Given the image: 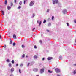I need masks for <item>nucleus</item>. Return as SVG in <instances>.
I'll return each mask as SVG.
<instances>
[{"instance_id":"obj_19","label":"nucleus","mask_w":76,"mask_h":76,"mask_svg":"<svg viewBox=\"0 0 76 76\" xmlns=\"http://www.w3.org/2000/svg\"><path fill=\"white\" fill-rule=\"evenodd\" d=\"M46 22V20H44L43 21L44 23H45Z\"/></svg>"},{"instance_id":"obj_13","label":"nucleus","mask_w":76,"mask_h":76,"mask_svg":"<svg viewBox=\"0 0 76 76\" xmlns=\"http://www.w3.org/2000/svg\"><path fill=\"white\" fill-rule=\"evenodd\" d=\"M19 4L20 5H22V1H20L19 3Z\"/></svg>"},{"instance_id":"obj_45","label":"nucleus","mask_w":76,"mask_h":76,"mask_svg":"<svg viewBox=\"0 0 76 76\" xmlns=\"http://www.w3.org/2000/svg\"><path fill=\"white\" fill-rule=\"evenodd\" d=\"M44 59H45V58H43L42 60H44Z\"/></svg>"},{"instance_id":"obj_50","label":"nucleus","mask_w":76,"mask_h":76,"mask_svg":"<svg viewBox=\"0 0 76 76\" xmlns=\"http://www.w3.org/2000/svg\"><path fill=\"white\" fill-rule=\"evenodd\" d=\"M57 76H60V75H57Z\"/></svg>"},{"instance_id":"obj_48","label":"nucleus","mask_w":76,"mask_h":76,"mask_svg":"<svg viewBox=\"0 0 76 76\" xmlns=\"http://www.w3.org/2000/svg\"><path fill=\"white\" fill-rule=\"evenodd\" d=\"M74 66H76V64H74Z\"/></svg>"},{"instance_id":"obj_39","label":"nucleus","mask_w":76,"mask_h":76,"mask_svg":"<svg viewBox=\"0 0 76 76\" xmlns=\"http://www.w3.org/2000/svg\"><path fill=\"white\" fill-rule=\"evenodd\" d=\"M20 8H21V7L20 6L18 7V9H20Z\"/></svg>"},{"instance_id":"obj_38","label":"nucleus","mask_w":76,"mask_h":76,"mask_svg":"<svg viewBox=\"0 0 76 76\" xmlns=\"http://www.w3.org/2000/svg\"><path fill=\"white\" fill-rule=\"evenodd\" d=\"M39 42L41 43H41H42V41H41V40H40L39 41Z\"/></svg>"},{"instance_id":"obj_33","label":"nucleus","mask_w":76,"mask_h":76,"mask_svg":"<svg viewBox=\"0 0 76 76\" xmlns=\"http://www.w3.org/2000/svg\"><path fill=\"white\" fill-rule=\"evenodd\" d=\"M37 46H36V45H35L34 46V48H37Z\"/></svg>"},{"instance_id":"obj_12","label":"nucleus","mask_w":76,"mask_h":76,"mask_svg":"<svg viewBox=\"0 0 76 76\" xmlns=\"http://www.w3.org/2000/svg\"><path fill=\"white\" fill-rule=\"evenodd\" d=\"M1 12L3 15H4V11H1Z\"/></svg>"},{"instance_id":"obj_54","label":"nucleus","mask_w":76,"mask_h":76,"mask_svg":"<svg viewBox=\"0 0 76 76\" xmlns=\"http://www.w3.org/2000/svg\"><path fill=\"white\" fill-rule=\"evenodd\" d=\"M75 45H76V44H75Z\"/></svg>"},{"instance_id":"obj_17","label":"nucleus","mask_w":76,"mask_h":76,"mask_svg":"<svg viewBox=\"0 0 76 76\" xmlns=\"http://www.w3.org/2000/svg\"><path fill=\"white\" fill-rule=\"evenodd\" d=\"M74 74H76V70H75L74 71Z\"/></svg>"},{"instance_id":"obj_24","label":"nucleus","mask_w":76,"mask_h":76,"mask_svg":"<svg viewBox=\"0 0 76 76\" xmlns=\"http://www.w3.org/2000/svg\"><path fill=\"white\" fill-rule=\"evenodd\" d=\"M22 48H24V47H25V46L24 45H22Z\"/></svg>"},{"instance_id":"obj_8","label":"nucleus","mask_w":76,"mask_h":76,"mask_svg":"<svg viewBox=\"0 0 76 76\" xmlns=\"http://www.w3.org/2000/svg\"><path fill=\"white\" fill-rule=\"evenodd\" d=\"M51 59H53L52 57H48L47 58V59L48 60H51Z\"/></svg>"},{"instance_id":"obj_20","label":"nucleus","mask_w":76,"mask_h":76,"mask_svg":"<svg viewBox=\"0 0 76 76\" xmlns=\"http://www.w3.org/2000/svg\"><path fill=\"white\" fill-rule=\"evenodd\" d=\"M22 57L23 58H24V57H25V54H23L22 56Z\"/></svg>"},{"instance_id":"obj_46","label":"nucleus","mask_w":76,"mask_h":76,"mask_svg":"<svg viewBox=\"0 0 76 76\" xmlns=\"http://www.w3.org/2000/svg\"><path fill=\"white\" fill-rule=\"evenodd\" d=\"M35 29V28H33V29L32 30V31H34V30Z\"/></svg>"},{"instance_id":"obj_26","label":"nucleus","mask_w":76,"mask_h":76,"mask_svg":"<svg viewBox=\"0 0 76 76\" xmlns=\"http://www.w3.org/2000/svg\"><path fill=\"white\" fill-rule=\"evenodd\" d=\"M52 20H53L54 19V16H53L52 17Z\"/></svg>"},{"instance_id":"obj_16","label":"nucleus","mask_w":76,"mask_h":76,"mask_svg":"<svg viewBox=\"0 0 76 76\" xmlns=\"http://www.w3.org/2000/svg\"><path fill=\"white\" fill-rule=\"evenodd\" d=\"M48 72L49 73H53V72L52 71H51L50 70H48Z\"/></svg>"},{"instance_id":"obj_2","label":"nucleus","mask_w":76,"mask_h":76,"mask_svg":"<svg viewBox=\"0 0 76 76\" xmlns=\"http://www.w3.org/2000/svg\"><path fill=\"white\" fill-rule=\"evenodd\" d=\"M55 71L56 73H59L60 72V70L58 68H56L55 69Z\"/></svg>"},{"instance_id":"obj_14","label":"nucleus","mask_w":76,"mask_h":76,"mask_svg":"<svg viewBox=\"0 0 76 76\" xmlns=\"http://www.w3.org/2000/svg\"><path fill=\"white\" fill-rule=\"evenodd\" d=\"M59 60H62V57L61 56H59Z\"/></svg>"},{"instance_id":"obj_7","label":"nucleus","mask_w":76,"mask_h":76,"mask_svg":"<svg viewBox=\"0 0 76 76\" xmlns=\"http://www.w3.org/2000/svg\"><path fill=\"white\" fill-rule=\"evenodd\" d=\"M14 69H14V68H12L11 69V73H13V71H14Z\"/></svg>"},{"instance_id":"obj_25","label":"nucleus","mask_w":76,"mask_h":76,"mask_svg":"<svg viewBox=\"0 0 76 76\" xmlns=\"http://www.w3.org/2000/svg\"><path fill=\"white\" fill-rule=\"evenodd\" d=\"M48 26H51V23H49L48 24Z\"/></svg>"},{"instance_id":"obj_15","label":"nucleus","mask_w":76,"mask_h":76,"mask_svg":"<svg viewBox=\"0 0 76 76\" xmlns=\"http://www.w3.org/2000/svg\"><path fill=\"white\" fill-rule=\"evenodd\" d=\"M7 0H6L5 1V4H7Z\"/></svg>"},{"instance_id":"obj_10","label":"nucleus","mask_w":76,"mask_h":76,"mask_svg":"<svg viewBox=\"0 0 76 76\" xmlns=\"http://www.w3.org/2000/svg\"><path fill=\"white\" fill-rule=\"evenodd\" d=\"M13 38H14L15 39H16V35L14 34V35H13Z\"/></svg>"},{"instance_id":"obj_23","label":"nucleus","mask_w":76,"mask_h":76,"mask_svg":"<svg viewBox=\"0 0 76 76\" xmlns=\"http://www.w3.org/2000/svg\"><path fill=\"white\" fill-rule=\"evenodd\" d=\"M15 44H16V43H13V46H15Z\"/></svg>"},{"instance_id":"obj_51","label":"nucleus","mask_w":76,"mask_h":76,"mask_svg":"<svg viewBox=\"0 0 76 76\" xmlns=\"http://www.w3.org/2000/svg\"><path fill=\"white\" fill-rule=\"evenodd\" d=\"M26 57H28V56H26Z\"/></svg>"},{"instance_id":"obj_31","label":"nucleus","mask_w":76,"mask_h":76,"mask_svg":"<svg viewBox=\"0 0 76 76\" xmlns=\"http://www.w3.org/2000/svg\"><path fill=\"white\" fill-rule=\"evenodd\" d=\"M11 6H13V3L12 2L11 3Z\"/></svg>"},{"instance_id":"obj_42","label":"nucleus","mask_w":76,"mask_h":76,"mask_svg":"<svg viewBox=\"0 0 76 76\" xmlns=\"http://www.w3.org/2000/svg\"><path fill=\"white\" fill-rule=\"evenodd\" d=\"M16 3V0H15V3Z\"/></svg>"},{"instance_id":"obj_27","label":"nucleus","mask_w":76,"mask_h":76,"mask_svg":"<svg viewBox=\"0 0 76 76\" xmlns=\"http://www.w3.org/2000/svg\"><path fill=\"white\" fill-rule=\"evenodd\" d=\"M41 21H40V22L39 24V26H40V25H41Z\"/></svg>"},{"instance_id":"obj_22","label":"nucleus","mask_w":76,"mask_h":76,"mask_svg":"<svg viewBox=\"0 0 76 76\" xmlns=\"http://www.w3.org/2000/svg\"><path fill=\"white\" fill-rule=\"evenodd\" d=\"M66 25H67L68 26H69V23H66Z\"/></svg>"},{"instance_id":"obj_36","label":"nucleus","mask_w":76,"mask_h":76,"mask_svg":"<svg viewBox=\"0 0 76 76\" xmlns=\"http://www.w3.org/2000/svg\"><path fill=\"white\" fill-rule=\"evenodd\" d=\"M74 22L75 23H76V20H74Z\"/></svg>"},{"instance_id":"obj_1","label":"nucleus","mask_w":76,"mask_h":76,"mask_svg":"<svg viewBox=\"0 0 76 76\" xmlns=\"http://www.w3.org/2000/svg\"><path fill=\"white\" fill-rule=\"evenodd\" d=\"M53 3L54 4H55V3H58V0H53Z\"/></svg>"},{"instance_id":"obj_21","label":"nucleus","mask_w":76,"mask_h":76,"mask_svg":"<svg viewBox=\"0 0 76 76\" xmlns=\"http://www.w3.org/2000/svg\"><path fill=\"white\" fill-rule=\"evenodd\" d=\"M14 62H15V61H14V60H12V63H13H13H14Z\"/></svg>"},{"instance_id":"obj_28","label":"nucleus","mask_w":76,"mask_h":76,"mask_svg":"<svg viewBox=\"0 0 76 76\" xmlns=\"http://www.w3.org/2000/svg\"><path fill=\"white\" fill-rule=\"evenodd\" d=\"M11 66H12V64H9V66H10V67H11Z\"/></svg>"},{"instance_id":"obj_40","label":"nucleus","mask_w":76,"mask_h":76,"mask_svg":"<svg viewBox=\"0 0 76 76\" xmlns=\"http://www.w3.org/2000/svg\"><path fill=\"white\" fill-rule=\"evenodd\" d=\"M47 31L48 32H50V31L48 30H47Z\"/></svg>"},{"instance_id":"obj_32","label":"nucleus","mask_w":76,"mask_h":76,"mask_svg":"<svg viewBox=\"0 0 76 76\" xmlns=\"http://www.w3.org/2000/svg\"><path fill=\"white\" fill-rule=\"evenodd\" d=\"M12 40H11L10 42V44H12Z\"/></svg>"},{"instance_id":"obj_47","label":"nucleus","mask_w":76,"mask_h":76,"mask_svg":"<svg viewBox=\"0 0 76 76\" xmlns=\"http://www.w3.org/2000/svg\"><path fill=\"white\" fill-rule=\"evenodd\" d=\"M18 66V64H16V66Z\"/></svg>"},{"instance_id":"obj_44","label":"nucleus","mask_w":76,"mask_h":76,"mask_svg":"<svg viewBox=\"0 0 76 76\" xmlns=\"http://www.w3.org/2000/svg\"><path fill=\"white\" fill-rule=\"evenodd\" d=\"M10 76H13V74H11L10 75Z\"/></svg>"},{"instance_id":"obj_43","label":"nucleus","mask_w":76,"mask_h":76,"mask_svg":"<svg viewBox=\"0 0 76 76\" xmlns=\"http://www.w3.org/2000/svg\"><path fill=\"white\" fill-rule=\"evenodd\" d=\"M3 47H4V48H6V45H5Z\"/></svg>"},{"instance_id":"obj_18","label":"nucleus","mask_w":76,"mask_h":76,"mask_svg":"<svg viewBox=\"0 0 76 76\" xmlns=\"http://www.w3.org/2000/svg\"><path fill=\"white\" fill-rule=\"evenodd\" d=\"M27 0H24V4H25V2L27 1Z\"/></svg>"},{"instance_id":"obj_5","label":"nucleus","mask_w":76,"mask_h":76,"mask_svg":"<svg viewBox=\"0 0 76 76\" xmlns=\"http://www.w3.org/2000/svg\"><path fill=\"white\" fill-rule=\"evenodd\" d=\"M33 71L36 72H38V69L37 68H34L33 69Z\"/></svg>"},{"instance_id":"obj_30","label":"nucleus","mask_w":76,"mask_h":76,"mask_svg":"<svg viewBox=\"0 0 76 76\" xmlns=\"http://www.w3.org/2000/svg\"><path fill=\"white\" fill-rule=\"evenodd\" d=\"M7 62H10V61L9 59H7Z\"/></svg>"},{"instance_id":"obj_37","label":"nucleus","mask_w":76,"mask_h":76,"mask_svg":"<svg viewBox=\"0 0 76 76\" xmlns=\"http://www.w3.org/2000/svg\"><path fill=\"white\" fill-rule=\"evenodd\" d=\"M23 66V64H21L20 65V66H21V67L22 66Z\"/></svg>"},{"instance_id":"obj_35","label":"nucleus","mask_w":76,"mask_h":76,"mask_svg":"<svg viewBox=\"0 0 76 76\" xmlns=\"http://www.w3.org/2000/svg\"><path fill=\"white\" fill-rule=\"evenodd\" d=\"M49 11H50V10L48 9V10H47V12H48Z\"/></svg>"},{"instance_id":"obj_9","label":"nucleus","mask_w":76,"mask_h":76,"mask_svg":"<svg viewBox=\"0 0 76 76\" xmlns=\"http://www.w3.org/2000/svg\"><path fill=\"white\" fill-rule=\"evenodd\" d=\"M34 57L35 59H37L38 57V56L37 55H35L34 56Z\"/></svg>"},{"instance_id":"obj_4","label":"nucleus","mask_w":76,"mask_h":76,"mask_svg":"<svg viewBox=\"0 0 76 76\" xmlns=\"http://www.w3.org/2000/svg\"><path fill=\"white\" fill-rule=\"evenodd\" d=\"M44 69L42 68V69H41L40 72L41 73H42L44 72Z\"/></svg>"},{"instance_id":"obj_52","label":"nucleus","mask_w":76,"mask_h":76,"mask_svg":"<svg viewBox=\"0 0 76 76\" xmlns=\"http://www.w3.org/2000/svg\"><path fill=\"white\" fill-rule=\"evenodd\" d=\"M75 42L76 43V39H75Z\"/></svg>"},{"instance_id":"obj_41","label":"nucleus","mask_w":76,"mask_h":76,"mask_svg":"<svg viewBox=\"0 0 76 76\" xmlns=\"http://www.w3.org/2000/svg\"><path fill=\"white\" fill-rule=\"evenodd\" d=\"M34 16H35V14H33V17H34Z\"/></svg>"},{"instance_id":"obj_11","label":"nucleus","mask_w":76,"mask_h":76,"mask_svg":"<svg viewBox=\"0 0 76 76\" xmlns=\"http://www.w3.org/2000/svg\"><path fill=\"white\" fill-rule=\"evenodd\" d=\"M7 9L8 10H10V9H11V7L9 6H8L7 7Z\"/></svg>"},{"instance_id":"obj_53","label":"nucleus","mask_w":76,"mask_h":76,"mask_svg":"<svg viewBox=\"0 0 76 76\" xmlns=\"http://www.w3.org/2000/svg\"><path fill=\"white\" fill-rule=\"evenodd\" d=\"M37 23H38V21H37Z\"/></svg>"},{"instance_id":"obj_3","label":"nucleus","mask_w":76,"mask_h":76,"mask_svg":"<svg viewBox=\"0 0 76 76\" xmlns=\"http://www.w3.org/2000/svg\"><path fill=\"white\" fill-rule=\"evenodd\" d=\"M34 4V1H31L30 3V6H32Z\"/></svg>"},{"instance_id":"obj_49","label":"nucleus","mask_w":76,"mask_h":76,"mask_svg":"<svg viewBox=\"0 0 76 76\" xmlns=\"http://www.w3.org/2000/svg\"><path fill=\"white\" fill-rule=\"evenodd\" d=\"M1 35H0V39H1Z\"/></svg>"},{"instance_id":"obj_29","label":"nucleus","mask_w":76,"mask_h":76,"mask_svg":"<svg viewBox=\"0 0 76 76\" xmlns=\"http://www.w3.org/2000/svg\"><path fill=\"white\" fill-rule=\"evenodd\" d=\"M19 71L20 73H21V70H20V69H19Z\"/></svg>"},{"instance_id":"obj_34","label":"nucleus","mask_w":76,"mask_h":76,"mask_svg":"<svg viewBox=\"0 0 76 76\" xmlns=\"http://www.w3.org/2000/svg\"><path fill=\"white\" fill-rule=\"evenodd\" d=\"M29 64H30V63H28V65H27L28 67Z\"/></svg>"},{"instance_id":"obj_6","label":"nucleus","mask_w":76,"mask_h":76,"mask_svg":"<svg viewBox=\"0 0 76 76\" xmlns=\"http://www.w3.org/2000/svg\"><path fill=\"white\" fill-rule=\"evenodd\" d=\"M67 12V10H64L63 11V13L64 14H65V13H66V12Z\"/></svg>"}]
</instances>
